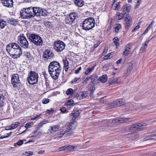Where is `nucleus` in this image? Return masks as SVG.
I'll list each match as a JSON object with an SVG mask.
<instances>
[{
	"instance_id": "ddd939ff",
	"label": "nucleus",
	"mask_w": 156,
	"mask_h": 156,
	"mask_svg": "<svg viewBox=\"0 0 156 156\" xmlns=\"http://www.w3.org/2000/svg\"><path fill=\"white\" fill-rule=\"evenodd\" d=\"M124 103V100L122 98H120L114 101L112 103H111V107L115 108L120 106L123 105Z\"/></svg>"
},
{
	"instance_id": "6ab92c4d",
	"label": "nucleus",
	"mask_w": 156,
	"mask_h": 156,
	"mask_svg": "<svg viewBox=\"0 0 156 156\" xmlns=\"http://www.w3.org/2000/svg\"><path fill=\"white\" fill-rule=\"evenodd\" d=\"M131 9V6L129 4H126L123 6L122 9V12L125 14L127 12L129 11Z\"/></svg>"
},
{
	"instance_id": "bf43d9fd",
	"label": "nucleus",
	"mask_w": 156,
	"mask_h": 156,
	"mask_svg": "<svg viewBox=\"0 0 156 156\" xmlns=\"http://www.w3.org/2000/svg\"><path fill=\"white\" fill-rule=\"evenodd\" d=\"M100 42L99 41H97L94 44V48H97L100 44Z\"/></svg>"
},
{
	"instance_id": "052dcab7",
	"label": "nucleus",
	"mask_w": 156,
	"mask_h": 156,
	"mask_svg": "<svg viewBox=\"0 0 156 156\" xmlns=\"http://www.w3.org/2000/svg\"><path fill=\"white\" fill-rule=\"evenodd\" d=\"M82 68L81 67H79L78 69L76 70L75 71V73L76 74H77L79 73L80 70H81Z\"/></svg>"
},
{
	"instance_id": "4c0bfd02",
	"label": "nucleus",
	"mask_w": 156,
	"mask_h": 156,
	"mask_svg": "<svg viewBox=\"0 0 156 156\" xmlns=\"http://www.w3.org/2000/svg\"><path fill=\"white\" fill-rule=\"evenodd\" d=\"M121 26L119 24H117L115 27V32L116 33H118L121 30Z\"/></svg>"
},
{
	"instance_id": "cd10ccee",
	"label": "nucleus",
	"mask_w": 156,
	"mask_h": 156,
	"mask_svg": "<svg viewBox=\"0 0 156 156\" xmlns=\"http://www.w3.org/2000/svg\"><path fill=\"white\" fill-rule=\"evenodd\" d=\"M95 66H94L91 68H88L85 72V74L87 75H88L91 74L92 72L94 69Z\"/></svg>"
},
{
	"instance_id": "2f4dec72",
	"label": "nucleus",
	"mask_w": 156,
	"mask_h": 156,
	"mask_svg": "<svg viewBox=\"0 0 156 156\" xmlns=\"http://www.w3.org/2000/svg\"><path fill=\"white\" fill-rule=\"evenodd\" d=\"M66 132H67L66 129H63L61 130L59 133H58V137L61 138L64 135Z\"/></svg>"
},
{
	"instance_id": "79ce46f5",
	"label": "nucleus",
	"mask_w": 156,
	"mask_h": 156,
	"mask_svg": "<svg viewBox=\"0 0 156 156\" xmlns=\"http://www.w3.org/2000/svg\"><path fill=\"white\" fill-rule=\"evenodd\" d=\"M73 93V90L71 88H69L66 91V94L67 95H72Z\"/></svg>"
},
{
	"instance_id": "ea45409f",
	"label": "nucleus",
	"mask_w": 156,
	"mask_h": 156,
	"mask_svg": "<svg viewBox=\"0 0 156 156\" xmlns=\"http://www.w3.org/2000/svg\"><path fill=\"white\" fill-rule=\"evenodd\" d=\"M24 55L29 59H31V55L30 53L28 51H25L24 52Z\"/></svg>"
},
{
	"instance_id": "e2e57ef3",
	"label": "nucleus",
	"mask_w": 156,
	"mask_h": 156,
	"mask_svg": "<svg viewBox=\"0 0 156 156\" xmlns=\"http://www.w3.org/2000/svg\"><path fill=\"white\" fill-rule=\"evenodd\" d=\"M80 78H75L74 80L71 81V83L76 82Z\"/></svg>"
},
{
	"instance_id": "3c124183",
	"label": "nucleus",
	"mask_w": 156,
	"mask_h": 156,
	"mask_svg": "<svg viewBox=\"0 0 156 156\" xmlns=\"http://www.w3.org/2000/svg\"><path fill=\"white\" fill-rule=\"evenodd\" d=\"M49 122L48 120H44L43 121L40 123V126H42L44 124L48 123Z\"/></svg>"
},
{
	"instance_id": "c756f323",
	"label": "nucleus",
	"mask_w": 156,
	"mask_h": 156,
	"mask_svg": "<svg viewBox=\"0 0 156 156\" xmlns=\"http://www.w3.org/2000/svg\"><path fill=\"white\" fill-rule=\"evenodd\" d=\"M79 115L78 112H77L76 113L72 112L70 114L69 116L72 118L73 120H74L75 118L78 117Z\"/></svg>"
},
{
	"instance_id": "6e6d98bb",
	"label": "nucleus",
	"mask_w": 156,
	"mask_h": 156,
	"mask_svg": "<svg viewBox=\"0 0 156 156\" xmlns=\"http://www.w3.org/2000/svg\"><path fill=\"white\" fill-rule=\"evenodd\" d=\"M24 141L23 140H19L16 143L17 145L20 146L23 144V143Z\"/></svg>"
},
{
	"instance_id": "774afa93",
	"label": "nucleus",
	"mask_w": 156,
	"mask_h": 156,
	"mask_svg": "<svg viewBox=\"0 0 156 156\" xmlns=\"http://www.w3.org/2000/svg\"><path fill=\"white\" fill-rule=\"evenodd\" d=\"M137 0V2H136V7L138 8V6L140 4V1L139 0Z\"/></svg>"
},
{
	"instance_id": "338daca9",
	"label": "nucleus",
	"mask_w": 156,
	"mask_h": 156,
	"mask_svg": "<svg viewBox=\"0 0 156 156\" xmlns=\"http://www.w3.org/2000/svg\"><path fill=\"white\" fill-rule=\"evenodd\" d=\"M66 108L64 107H62L60 109L61 111L62 112H64L66 111Z\"/></svg>"
},
{
	"instance_id": "a878e982",
	"label": "nucleus",
	"mask_w": 156,
	"mask_h": 156,
	"mask_svg": "<svg viewBox=\"0 0 156 156\" xmlns=\"http://www.w3.org/2000/svg\"><path fill=\"white\" fill-rule=\"evenodd\" d=\"M99 81L102 83H105L107 80V76L106 75H103L102 76L99 77L98 79Z\"/></svg>"
},
{
	"instance_id": "f3484780",
	"label": "nucleus",
	"mask_w": 156,
	"mask_h": 156,
	"mask_svg": "<svg viewBox=\"0 0 156 156\" xmlns=\"http://www.w3.org/2000/svg\"><path fill=\"white\" fill-rule=\"evenodd\" d=\"M1 2L5 6L8 8H11L13 6L12 0H2Z\"/></svg>"
},
{
	"instance_id": "680f3d73",
	"label": "nucleus",
	"mask_w": 156,
	"mask_h": 156,
	"mask_svg": "<svg viewBox=\"0 0 156 156\" xmlns=\"http://www.w3.org/2000/svg\"><path fill=\"white\" fill-rule=\"evenodd\" d=\"M41 115V114H40L39 115H37L35 116H34V117L31 118V120H35L36 119L38 118V117L40 116Z\"/></svg>"
},
{
	"instance_id": "603ef678",
	"label": "nucleus",
	"mask_w": 156,
	"mask_h": 156,
	"mask_svg": "<svg viewBox=\"0 0 156 156\" xmlns=\"http://www.w3.org/2000/svg\"><path fill=\"white\" fill-rule=\"evenodd\" d=\"M131 136L133 138H136L138 136V134L136 133L131 134Z\"/></svg>"
},
{
	"instance_id": "de8ad7c7",
	"label": "nucleus",
	"mask_w": 156,
	"mask_h": 156,
	"mask_svg": "<svg viewBox=\"0 0 156 156\" xmlns=\"http://www.w3.org/2000/svg\"><path fill=\"white\" fill-rule=\"evenodd\" d=\"M33 152L31 151L26 152L24 154L27 156H30L33 154Z\"/></svg>"
},
{
	"instance_id": "c03bdc74",
	"label": "nucleus",
	"mask_w": 156,
	"mask_h": 156,
	"mask_svg": "<svg viewBox=\"0 0 156 156\" xmlns=\"http://www.w3.org/2000/svg\"><path fill=\"white\" fill-rule=\"evenodd\" d=\"M33 125V123L32 122H29L26 123L25 125V127L26 128L28 129L30 128L31 125Z\"/></svg>"
},
{
	"instance_id": "4468645a",
	"label": "nucleus",
	"mask_w": 156,
	"mask_h": 156,
	"mask_svg": "<svg viewBox=\"0 0 156 156\" xmlns=\"http://www.w3.org/2000/svg\"><path fill=\"white\" fill-rule=\"evenodd\" d=\"M54 53L51 51L47 49L43 52V57L47 59H49L54 57Z\"/></svg>"
},
{
	"instance_id": "f8f14e48",
	"label": "nucleus",
	"mask_w": 156,
	"mask_h": 156,
	"mask_svg": "<svg viewBox=\"0 0 156 156\" xmlns=\"http://www.w3.org/2000/svg\"><path fill=\"white\" fill-rule=\"evenodd\" d=\"M132 23V20L129 14H127L124 17L123 24L126 28H128L131 25Z\"/></svg>"
},
{
	"instance_id": "dca6fc26",
	"label": "nucleus",
	"mask_w": 156,
	"mask_h": 156,
	"mask_svg": "<svg viewBox=\"0 0 156 156\" xmlns=\"http://www.w3.org/2000/svg\"><path fill=\"white\" fill-rule=\"evenodd\" d=\"M59 129V126L58 125L52 126L50 127L49 129L48 130L47 133L50 135L52 133L57 131Z\"/></svg>"
},
{
	"instance_id": "f257e3e1",
	"label": "nucleus",
	"mask_w": 156,
	"mask_h": 156,
	"mask_svg": "<svg viewBox=\"0 0 156 156\" xmlns=\"http://www.w3.org/2000/svg\"><path fill=\"white\" fill-rule=\"evenodd\" d=\"M6 50L10 56L14 58H19L22 54L21 48L16 43H10L7 45Z\"/></svg>"
},
{
	"instance_id": "f704fd0d",
	"label": "nucleus",
	"mask_w": 156,
	"mask_h": 156,
	"mask_svg": "<svg viewBox=\"0 0 156 156\" xmlns=\"http://www.w3.org/2000/svg\"><path fill=\"white\" fill-rule=\"evenodd\" d=\"M88 95V92L86 91L81 92L80 93L78 97H81L83 98H86Z\"/></svg>"
},
{
	"instance_id": "6e6552de",
	"label": "nucleus",
	"mask_w": 156,
	"mask_h": 156,
	"mask_svg": "<svg viewBox=\"0 0 156 156\" xmlns=\"http://www.w3.org/2000/svg\"><path fill=\"white\" fill-rule=\"evenodd\" d=\"M65 44L62 41H58L54 43V48L57 52H61L63 50L65 47Z\"/></svg>"
},
{
	"instance_id": "bb28decb",
	"label": "nucleus",
	"mask_w": 156,
	"mask_h": 156,
	"mask_svg": "<svg viewBox=\"0 0 156 156\" xmlns=\"http://www.w3.org/2000/svg\"><path fill=\"white\" fill-rule=\"evenodd\" d=\"M63 63L65 69L66 71H67L69 68V63L68 61H67L66 59H65L64 60H63Z\"/></svg>"
},
{
	"instance_id": "a19ab883",
	"label": "nucleus",
	"mask_w": 156,
	"mask_h": 156,
	"mask_svg": "<svg viewBox=\"0 0 156 156\" xmlns=\"http://www.w3.org/2000/svg\"><path fill=\"white\" fill-rule=\"evenodd\" d=\"M125 14L122 13H118L117 14V16L118 17V19L119 20H122L123 18L124 15Z\"/></svg>"
},
{
	"instance_id": "f03ea898",
	"label": "nucleus",
	"mask_w": 156,
	"mask_h": 156,
	"mask_svg": "<svg viewBox=\"0 0 156 156\" xmlns=\"http://www.w3.org/2000/svg\"><path fill=\"white\" fill-rule=\"evenodd\" d=\"M60 64L57 62H51L48 67V71L51 78L55 80L58 79L61 72Z\"/></svg>"
},
{
	"instance_id": "9b49d317",
	"label": "nucleus",
	"mask_w": 156,
	"mask_h": 156,
	"mask_svg": "<svg viewBox=\"0 0 156 156\" xmlns=\"http://www.w3.org/2000/svg\"><path fill=\"white\" fill-rule=\"evenodd\" d=\"M20 83L19 75L17 74H14L12 75L11 83L13 85L14 87H17V84Z\"/></svg>"
},
{
	"instance_id": "39448f33",
	"label": "nucleus",
	"mask_w": 156,
	"mask_h": 156,
	"mask_svg": "<svg viewBox=\"0 0 156 156\" xmlns=\"http://www.w3.org/2000/svg\"><path fill=\"white\" fill-rule=\"evenodd\" d=\"M38 74L34 71H30L27 77L28 83L30 84H34L37 83L38 80Z\"/></svg>"
},
{
	"instance_id": "9d476101",
	"label": "nucleus",
	"mask_w": 156,
	"mask_h": 156,
	"mask_svg": "<svg viewBox=\"0 0 156 156\" xmlns=\"http://www.w3.org/2000/svg\"><path fill=\"white\" fill-rule=\"evenodd\" d=\"M34 16H44L47 15V12L45 10L39 7H34Z\"/></svg>"
},
{
	"instance_id": "1a4fd4ad",
	"label": "nucleus",
	"mask_w": 156,
	"mask_h": 156,
	"mask_svg": "<svg viewBox=\"0 0 156 156\" xmlns=\"http://www.w3.org/2000/svg\"><path fill=\"white\" fill-rule=\"evenodd\" d=\"M146 126V124L145 123L135 124L129 128V131L133 132L138 131L145 128Z\"/></svg>"
},
{
	"instance_id": "e433bc0d",
	"label": "nucleus",
	"mask_w": 156,
	"mask_h": 156,
	"mask_svg": "<svg viewBox=\"0 0 156 156\" xmlns=\"http://www.w3.org/2000/svg\"><path fill=\"white\" fill-rule=\"evenodd\" d=\"M133 68V64L132 63H129V67L127 70V73H130L132 70Z\"/></svg>"
},
{
	"instance_id": "423d86ee",
	"label": "nucleus",
	"mask_w": 156,
	"mask_h": 156,
	"mask_svg": "<svg viewBox=\"0 0 156 156\" xmlns=\"http://www.w3.org/2000/svg\"><path fill=\"white\" fill-rule=\"evenodd\" d=\"M30 41L37 46L41 45L43 41L41 37L39 35L34 34H32L29 37Z\"/></svg>"
},
{
	"instance_id": "49530a36",
	"label": "nucleus",
	"mask_w": 156,
	"mask_h": 156,
	"mask_svg": "<svg viewBox=\"0 0 156 156\" xmlns=\"http://www.w3.org/2000/svg\"><path fill=\"white\" fill-rule=\"evenodd\" d=\"M50 101V100L48 98H44L42 101L43 104H46L48 103Z\"/></svg>"
},
{
	"instance_id": "c85d7f7f",
	"label": "nucleus",
	"mask_w": 156,
	"mask_h": 156,
	"mask_svg": "<svg viewBox=\"0 0 156 156\" xmlns=\"http://www.w3.org/2000/svg\"><path fill=\"white\" fill-rule=\"evenodd\" d=\"M118 78L110 79L108 81V83L110 85H112L118 83Z\"/></svg>"
},
{
	"instance_id": "b1692460",
	"label": "nucleus",
	"mask_w": 156,
	"mask_h": 156,
	"mask_svg": "<svg viewBox=\"0 0 156 156\" xmlns=\"http://www.w3.org/2000/svg\"><path fill=\"white\" fill-rule=\"evenodd\" d=\"M74 3L77 6L80 7H82L84 4L83 0H75Z\"/></svg>"
},
{
	"instance_id": "8fccbe9b",
	"label": "nucleus",
	"mask_w": 156,
	"mask_h": 156,
	"mask_svg": "<svg viewBox=\"0 0 156 156\" xmlns=\"http://www.w3.org/2000/svg\"><path fill=\"white\" fill-rule=\"evenodd\" d=\"M12 132H10L9 133H7L5 136H1V138L3 139L5 138H7L9 136L12 134Z\"/></svg>"
},
{
	"instance_id": "0eeeda50",
	"label": "nucleus",
	"mask_w": 156,
	"mask_h": 156,
	"mask_svg": "<svg viewBox=\"0 0 156 156\" xmlns=\"http://www.w3.org/2000/svg\"><path fill=\"white\" fill-rule=\"evenodd\" d=\"M18 43L22 47L27 48L29 45V43L26 38L23 34H21L18 37Z\"/></svg>"
},
{
	"instance_id": "13d9d810",
	"label": "nucleus",
	"mask_w": 156,
	"mask_h": 156,
	"mask_svg": "<svg viewBox=\"0 0 156 156\" xmlns=\"http://www.w3.org/2000/svg\"><path fill=\"white\" fill-rule=\"evenodd\" d=\"M111 55V53L108 54L107 55H105L104 56V58L105 59H107L110 58V56Z\"/></svg>"
},
{
	"instance_id": "2eb2a0df",
	"label": "nucleus",
	"mask_w": 156,
	"mask_h": 156,
	"mask_svg": "<svg viewBox=\"0 0 156 156\" xmlns=\"http://www.w3.org/2000/svg\"><path fill=\"white\" fill-rule=\"evenodd\" d=\"M76 16V14L75 13H70L68 17H67L66 20V23L68 24H72L75 20Z\"/></svg>"
},
{
	"instance_id": "864d4df0",
	"label": "nucleus",
	"mask_w": 156,
	"mask_h": 156,
	"mask_svg": "<svg viewBox=\"0 0 156 156\" xmlns=\"http://www.w3.org/2000/svg\"><path fill=\"white\" fill-rule=\"evenodd\" d=\"M54 110L53 108H51L50 109L47 110L46 112L48 114H51L54 112Z\"/></svg>"
},
{
	"instance_id": "7ed1b4c3",
	"label": "nucleus",
	"mask_w": 156,
	"mask_h": 156,
	"mask_svg": "<svg viewBox=\"0 0 156 156\" xmlns=\"http://www.w3.org/2000/svg\"><path fill=\"white\" fill-rule=\"evenodd\" d=\"M20 16L23 19L30 18L34 17V7L23 8L20 12Z\"/></svg>"
},
{
	"instance_id": "aec40b11",
	"label": "nucleus",
	"mask_w": 156,
	"mask_h": 156,
	"mask_svg": "<svg viewBox=\"0 0 156 156\" xmlns=\"http://www.w3.org/2000/svg\"><path fill=\"white\" fill-rule=\"evenodd\" d=\"M152 38H151L150 40H149L146 41L144 44L142 45V47H141L140 49V51L141 52H145L146 51V48L147 47V44L152 39Z\"/></svg>"
},
{
	"instance_id": "72a5a7b5",
	"label": "nucleus",
	"mask_w": 156,
	"mask_h": 156,
	"mask_svg": "<svg viewBox=\"0 0 156 156\" xmlns=\"http://www.w3.org/2000/svg\"><path fill=\"white\" fill-rule=\"evenodd\" d=\"M153 25V21H152L151 24L148 26V27L145 30L143 34L142 35H144L146 34L147 33L148 31V30L151 28Z\"/></svg>"
},
{
	"instance_id": "37998d69",
	"label": "nucleus",
	"mask_w": 156,
	"mask_h": 156,
	"mask_svg": "<svg viewBox=\"0 0 156 156\" xmlns=\"http://www.w3.org/2000/svg\"><path fill=\"white\" fill-rule=\"evenodd\" d=\"M114 42V43L116 46L117 47L118 45H119V40L118 38L117 37H115L113 39Z\"/></svg>"
},
{
	"instance_id": "412c9836",
	"label": "nucleus",
	"mask_w": 156,
	"mask_h": 156,
	"mask_svg": "<svg viewBox=\"0 0 156 156\" xmlns=\"http://www.w3.org/2000/svg\"><path fill=\"white\" fill-rule=\"evenodd\" d=\"M132 48L130 44H127L125 47V50L123 54L124 55H127L129 54V51Z\"/></svg>"
},
{
	"instance_id": "c9c22d12",
	"label": "nucleus",
	"mask_w": 156,
	"mask_h": 156,
	"mask_svg": "<svg viewBox=\"0 0 156 156\" xmlns=\"http://www.w3.org/2000/svg\"><path fill=\"white\" fill-rule=\"evenodd\" d=\"M19 125L20 123L18 122H16L14 123L10 126V129H14L19 126Z\"/></svg>"
},
{
	"instance_id": "69168bd1",
	"label": "nucleus",
	"mask_w": 156,
	"mask_h": 156,
	"mask_svg": "<svg viewBox=\"0 0 156 156\" xmlns=\"http://www.w3.org/2000/svg\"><path fill=\"white\" fill-rule=\"evenodd\" d=\"M134 105V104H133L131 106H130L129 107V110H130L131 111H132V110H135V107H133V106H132V105Z\"/></svg>"
},
{
	"instance_id": "393cba45",
	"label": "nucleus",
	"mask_w": 156,
	"mask_h": 156,
	"mask_svg": "<svg viewBox=\"0 0 156 156\" xmlns=\"http://www.w3.org/2000/svg\"><path fill=\"white\" fill-rule=\"evenodd\" d=\"M66 151H70L74 150L77 148L76 146L69 145L66 146Z\"/></svg>"
},
{
	"instance_id": "09e8293b",
	"label": "nucleus",
	"mask_w": 156,
	"mask_h": 156,
	"mask_svg": "<svg viewBox=\"0 0 156 156\" xmlns=\"http://www.w3.org/2000/svg\"><path fill=\"white\" fill-rule=\"evenodd\" d=\"M73 101L72 100H70L67 102L65 103L67 105H70L73 104Z\"/></svg>"
},
{
	"instance_id": "7c9ffc66",
	"label": "nucleus",
	"mask_w": 156,
	"mask_h": 156,
	"mask_svg": "<svg viewBox=\"0 0 156 156\" xmlns=\"http://www.w3.org/2000/svg\"><path fill=\"white\" fill-rule=\"evenodd\" d=\"M7 20L8 21V23H10V24L13 25H16V24L17 22L16 20L13 19L12 18H9L7 19Z\"/></svg>"
},
{
	"instance_id": "58836bf2",
	"label": "nucleus",
	"mask_w": 156,
	"mask_h": 156,
	"mask_svg": "<svg viewBox=\"0 0 156 156\" xmlns=\"http://www.w3.org/2000/svg\"><path fill=\"white\" fill-rule=\"evenodd\" d=\"M147 140H156V134H153L147 137Z\"/></svg>"
},
{
	"instance_id": "4d7b16f0",
	"label": "nucleus",
	"mask_w": 156,
	"mask_h": 156,
	"mask_svg": "<svg viewBox=\"0 0 156 156\" xmlns=\"http://www.w3.org/2000/svg\"><path fill=\"white\" fill-rule=\"evenodd\" d=\"M140 27L139 24H138L137 26H136L132 30V32H134L136 31Z\"/></svg>"
},
{
	"instance_id": "20e7f679",
	"label": "nucleus",
	"mask_w": 156,
	"mask_h": 156,
	"mask_svg": "<svg viewBox=\"0 0 156 156\" xmlns=\"http://www.w3.org/2000/svg\"><path fill=\"white\" fill-rule=\"evenodd\" d=\"M95 21L94 19L89 17L85 19L83 24V28L86 30H88L93 28L94 26Z\"/></svg>"
},
{
	"instance_id": "5fc2aeb1",
	"label": "nucleus",
	"mask_w": 156,
	"mask_h": 156,
	"mask_svg": "<svg viewBox=\"0 0 156 156\" xmlns=\"http://www.w3.org/2000/svg\"><path fill=\"white\" fill-rule=\"evenodd\" d=\"M4 98H0V106H3L4 104Z\"/></svg>"
},
{
	"instance_id": "0e129e2a",
	"label": "nucleus",
	"mask_w": 156,
	"mask_h": 156,
	"mask_svg": "<svg viewBox=\"0 0 156 156\" xmlns=\"http://www.w3.org/2000/svg\"><path fill=\"white\" fill-rule=\"evenodd\" d=\"M108 50V48H106V47L104 49L103 51V55H105L106 54V53L107 52Z\"/></svg>"
},
{
	"instance_id": "5701e85b",
	"label": "nucleus",
	"mask_w": 156,
	"mask_h": 156,
	"mask_svg": "<svg viewBox=\"0 0 156 156\" xmlns=\"http://www.w3.org/2000/svg\"><path fill=\"white\" fill-rule=\"evenodd\" d=\"M117 0H114V2L112 5V8L114 10H118L120 8V2L116 3L115 2Z\"/></svg>"
},
{
	"instance_id": "473e14b6",
	"label": "nucleus",
	"mask_w": 156,
	"mask_h": 156,
	"mask_svg": "<svg viewBox=\"0 0 156 156\" xmlns=\"http://www.w3.org/2000/svg\"><path fill=\"white\" fill-rule=\"evenodd\" d=\"M6 25V22L3 20L0 19V28L3 29Z\"/></svg>"
},
{
	"instance_id": "4be33fe9",
	"label": "nucleus",
	"mask_w": 156,
	"mask_h": 156,
	"mask_svg": "<svg viewBox=\"0 0 156 156\" xmlns=\"http://www.w3.org/2000/svg\"><path fill=\"white\" fill-rule=\"evenodd\" d=\"M73 123L70 122L67 128H66V130H67V132L68 133L67 134V135L68 136H70L72 133V132H71V130L73 128Z\"/></svg>"
},
{
	"instance_id": "a18cd8bd",
	"label": "nucleus",
	"mask_w": 156,
	"mask_h": 156,
	"mask_svg": "<svg viewBox=\"0 0 156 156\" xmlns=\"http://www.w3.org/2000/svg\"><path fill=\"white\" fill-rule=\"evenodd\" d=\"M66 146H65L58 148V150L59 151H66Z\"/></svg>"
},
{
	"instance_id": "a211bd4d",
	"label": "nucleus",
	"mask_w": 156,
	"mask_h": 156,
	"mask_svg": "<svg viewBox=\"0 0 156 156\" xmlns=\"http://www.w3.org/2000/svg\"><path fill=\"white\" fill-rule=\"evenodd\" d=\"M129 118H115L112 120V122H118L123 123L125 122H128L127 120Z\"/></svg>"
}]
</instances>
